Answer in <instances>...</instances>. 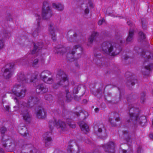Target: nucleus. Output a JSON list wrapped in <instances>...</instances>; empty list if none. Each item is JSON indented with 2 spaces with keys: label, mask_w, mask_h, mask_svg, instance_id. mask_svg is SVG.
<instances>
[{
  "label": "nucleus",
  "mask_w": 153,
  "mask_h": 153,
  "mask_svg": "<svg viewBox=\"0 0 153 153\" xmlns=\"http://www.w3.org/2000/svg\"><path fill=\"white\" fill-rule=\"evenodd\" d=\"M51 74V72L48 70H45L39 74L36 71L29 80L25 77L23 72L19 73L17 77V82L14 85L12 90V93L18 97L22 98L24 97L27 90L24 86L26 84L31 82H33V85L36 87L37 92L41 94L46 93L48 91V89L44 84L36 85L35 83L38 82L39 79L40 78L47 84H51L53 82V79L51 77L48 78V76Z\"/></svg>",
  "instance_id": "1"
},
{
  "label": "nucleus",
  "mask_w": 153,
  "mask_h": 153,
  "mask_svg": "<svg viewBox=\"0 0 153 153\" xmlns=\"http://www.w3.org/2000/svg\"><path fill=\"white\" fill-rule=\"evenodd\" d=\"M28 103L22 102H18L16 98H15L14 100L17 102V106H15L14 108L15 111H19L21 115L22 116L23 119L26 122L29 123L31 120V117L28 111V108L33 105L34 104H36L39 100V99L36 97H33L30 96L28 98Z\"/></svg>",
  "instance_id": "2"
},
{
  "label": "nucleus",
  "mask_w": 153,
  "mask_h": 153,
  "mask_svg": "<svg viewBox=\"0 0 153 153\" xmlns=\"http://www.w3.org/2000/svg\"><path fill=\"white\" fill-rule=\"evenodd\" d=\"M101 49L103 53L111 56L118 54L121 50L120 47L118 45H112L108 42H104L102 44Z\"/></svg>",
  "instance_id": "3"
},
{
  "label": "nucleus",
  "mask_w": 153,
  "mask_h": 153,
  "mask_svg": "<svg viewBox=\"0 0 153 153\" xmlns=\"http://www.w3.org/2000/svg\"><path fill=\"white\" fill-rule=\"evenodd\" d=\"M140 111L138 108L132 107H129V118L127 120L128 123L136 122L142 124L145 123L146 121V117L143 116L139 117Z\"/></svg>",
  "instance_id": "4"
},
{
  "label": "nucleus",
  "mask_w": 153,
  "mask_h": 153,
  "mask_svg": "<svg viewBox=\"0 0 153 153\" xmlns=\"http://www.w3.org/2000/svg\"><path fill=\"white\" fill-rule=\"evenodd\" d=\"M57 77L60 78L57 83L53 85V88L56 89L59 86L66 87L69 85V82L68 76L63 71H59L57 75Z\"/></svg>",
  "instance_id": "5"
},
{
  "label": "nucleus",
  "mask_w": 153,
  "mask_h": 153,
  "mask_svg": "<svg viewBox=\"0 0 153 153\" xmlns=\"http://www.w3.org/2000/svg\"><path fill=\"white\" fill-rule=\"evenodd\" d=\"M142 56L144 58V65L146 69L149 71L151 70V68L153 67V64L151 65L148 63H147L148 65H146V63L153 62V54L150 52L149 51H146L145 52L143 51L142 53Z\"/></svg>",
  "instance_id": "6"
},
{
  "label": "nucleus",
  "mask_w": 153,
  "mask_h": 153,
  "mask_svg": "<svg viewBox=\"0 0 153 153\" xmlns=\"http://www.w3.org/2000/svg\"><path fill=\"white\" fill-rule=\"evenodd\" d=\"M6 136L2 137L1 143L3 146L6 148V149L8 152L13 151L16 147V144L14 141L11 140L6 139Z\"/></svg>",
  "instance_id": "7"
},
{
  "label": "nucleus",
  "mask_w": 153,
  "mask_h": 153,
  "mask_svg": "<svg viewBox=\"0 0 153 153\" xmlns=\"http://www.w3.org/2000/svg\"><path fill=\"white\" fill-rule=\"evenodd\" d=\"M42 9V15L44 19H47L52 16V11L48 1H46L43 2Z\"/></svg>",
  "instance_id": "8"
},
{
  "label": "nucleus",
  "mask_w": 153,
  "mask_h": 153,
  "mask_svg": "<svg viewBox=\"0 0 153 153\" xmlns=\"http://www.w3.org/2000/svg\"><path fill=\"white\" fill-rule=\"evenodd\" d=\"M34 15L36 20L37 25L36 29L33 31L32 34L33 36L35 37L38 36L40 34L43 28L40 26V23L41 21V18L40 13H34Z\"/></svg>",
  "instance_id": "9"
},
{
  "label": "nucleus",
  "mask_w": 153,
  "mask_h": 153,
  "mask_svg": "<svg viewBox=\"0 0 153 153\" xmlns=\"http://www.w3.org/2000/svg\"><path fill=\"white\" fill-rule=\"evenodd\" d=\"M49 126L51 129L53 126H55L57 128H61L63 131H65L66 130V125L65 123L59 120H54V121H50Z\"/></svg>",
  "instance_id": "10"
},
{
  "label": "nucleus",
  "mask_w": 153,
  "mask_h": 153,
  "mask_svg": "<svg viewBox=\"0 0 153 153\" xmlns=\"http://www.w3.org/2000/svg\"><path fill=\"white\" fill-rule=\"evenodd\" d=\"M13 64H10L6 65V68L4 69L3 75L6 79H9L13 75Z\"/></svg>",
  "instance_id": "11"
},
{
  "label": "nucleus",
  "mask_w": 153,
  "mask_h": 153,
  "mask_svg": "<svg viewBox=\"0 0 153 153\" xmlns=\"http://www.w3.org/2000/svg\"><path fill=\"white\" fill-rule=\"evenodd\" d=\"M77 49H79L81 51V53L82 52L83 49L80 45H74L72 50L69 51V53L67 55V58L71 61H73L72 59L74 58V55Z\"/></svg>",
  "instance_id": "12"
},
{
  "label": "nucleus",
  "mask_w": 153,
  "mask_h": 153,
  "mask_svg": "<svg viewBox=\"0 0 153 153\" xmlns=\"http://www.w3.org/2000/svg\"><path fill=\"white\" fill-rule=\"evenodd\" d=\"M105 151L109 153H114L115 150L114 144L113 142H111L102 146Z\"/></svg>",
  "instance_id": "13"
},
{
  "label": "nucleus",
  "mask_w": 153,
  "mask_h": 153,
  "mask_svg": "<svg viewBox=\"0 0 153 153\" xmlns=\"http://www.w3.org/2000/svg\"><path fill=\"white\" fill-rule=\"evenodd\" d=\"M48 31L51 35L52 39L54 41L56 40V35L55 33L54 26L52 23H50L48 28Z\"/></svg>",
  "instance_id": "14"
},
{
  "label": "nucleus",
  "mask_w": 153,
  "mask_h": 153,
  "mask_svg": "<svg viewBox=\"0 0 153 153\" xmlns=\"http://www.w3.org/2000/svg\"><path fill=\"white\" fill-rule=\"evenodd\" d=\"M36 115L38 118L44 119L46 117V112L44 109H40L37 111Z\"/></svg>",
  "instance_id": "15"
},
{
  "label": "nucleus",
  "mask_w": 153,
  "mask_h": 153,
  "mask_svg": "<svg viewBox=\"0 0 153 153\" xmlns=\"http://www.w3.org/2000/svg\"><path fill=\"white\" fill-rule=\"evenodd\" d=\"M34 49L32 50V54L37 53L43 47V43L42 42L37 43L36 44L35 43L33 44Z\"/></svg>",
  "instance_id": "16"
},
{
  "label": "nucleus",
  "mask_w": 153,
  "mask_h": 153,
  "mask_svg": "<svg viewBox=\"0 0 153 153\" xmlns=\"http://www.w3.org/2000/svg\"><path fill=\"white\" fill-rule=\"evenodd\" d=\"M70 49L69 48H66L65 47H58L55 48L54 50V52L56 53H60V54H63L67 51L69 50Z\"/></svg>",
  "instance_id": "17"
},
{
  "label": "nucleus",
  "mask_w": 153,
  "mask_h": 153,
  "mask_svg": "<svg viewBox=\"0 0 153 153\" xmlns=\"http://www.w3.org/2000/svg\"><path fill=\"white\" fill-rule=\"evenodd\" d=\"M79 124L82 131H83L84 133H86L87 132L89 131L88 126L84 121L80 122Z\"/></svg>",
  "instance_id": "18"
},
{
  "label": "nucleus",
  "mask_w": 153,
  "mask_h": 153,
  "mask_svg": "<svg viewBox=\"0 0 153 153\" xmlns=\"http://www.w3.org/2000/svg\"><path fill=\"white\" fill-rule=\"evenodd\" d=\"M99 34L97 32H93L91 36L88 39V45H90L92 44L93 41L96 39L97 37L98 36Z\"/></svg>",
  "instance_id": "19"
},
{
  "label": "nucleus",
  "mask_w": 153,
  "mask_h": 153,
  "mask_svg": "<svg viewBox=\"0 0 153 153\" xmlns=\"http://www.w3.org/2000/svg\"><path fill=\"white\" fill-rule=\"evenodd\" d=\"M27 61L28 63H31L28 59L25 56L17 59L16 62L18 63V65H24L26 63Z\"/></svg>",
  "instance_id": "20"
},
{
  "label": "nucleus",
  "mask_w": 153,
  "mask_h": 153,
  "mask_svg": "<svg viewBox=\"0 0 153 153\" xmlns=\"http://www.w3.org/2000/svg\"><path fill=\"white\" fill-rule=\"evenodd\" d=\"M52 6L54 8L58 11H62L64 9L63 5L61 4L53 3V4Z\"/></svg>",
  "instance_id": "21"
},
{
  "label": "nucleus",
  "mask_w": 153,
  "mask_h": 153,
  "mask_svg": "<svg viewBox=\"0 0 153 153\" xmlns=\"http://www.w3.org/2000/svg\"><path fill=\"white\" fill-rule=\"evenodd\" d=\"M134 34V30L131 29L129 31V34L128 37L126 39L127 42H131L133 39V37Z\"/></svg>",
  "instance_id": "22"
},
{
  "label": "nucleus",
  "mask_w": 153,
  "mask_h": 153,
  "mask_svg": "<svg viewBox=\"0 0 153 153\" xmlns=\"http://www.w3.org/2000/svg\"><path fill=\"white\" fill-rule=\"evenodd\" d=\"M48 133L47 132L46 134V136H45L44 137V140L45 141V144L46 145L47 144V143L50 142L52 140V138L50 136H48L47 135H51L52 134V133L51 132H49V134H48Z\"/></svg>",
  "instance_id": "23"
},
{
  "label": "nucleus",
  "mask_w": 153,
  "mask_h": 153,
  "mask_svg": "<svg viewBox=\"0 0 153 153\" xmlns=\"http://www.w3.org/2000/svg\"><path fill=\"white\" fill-rule=\"evenodd\" d=\"M65 92L66 95L65 97L66 101L67 102H70L71 101L72 98L69 90L68 89H66Z\"/></svg>",
  "instance_id": "24"
},
{
  "label": "nucleus",
  "mask_w": 153,
  "mask_h": 153,
  "mask_svg": "<svg viewBox=\"0 0 153 153\" xmlns=\"http://www.w3.org/2000/svg\"><path fill=\"white\" fill-rule=\"evenodd\" d=\"M123 137L124 139H125L126 141L128 142L129 139V134L128 131H124L123 132Z\"/></svg>",
  "instance_id": "25"
},
{
  "label": "nucleus",
  "mask_w": 153,
  "mask_h": 153,
  "mask_svg": "<svg viewBox=\"0 0 153 153\" xmlns=\"http://www.w3.org/2000/svg\"><path fill=\"white\" fill-rule=\"evenodd\" d=\"M26 128L25 127H24L23 128H20L19 131L22 135L24 136H26L27 134L26 132Z\"/></svg>",
  "instance_id": "26"
},
{
  "label": "nucleus",
  "mask_w": 153,
  "mask_h": 153,
  "mask_svg": "<svg viewBox=\"0 0 153 153\" xmlns=\"http://www.w3.org/2000/svg\"><path fill=\"white\" fill-rule=\"evenodd\" d=\"M84 3L86 4L87 7H89L91 8L94 7L93 5L91 0H86L84 1Z\"/></svg>",
  "instance_id": "27"
},
{
  "label": "nucleus",
  "mask_w": 153,
  "mask_h": 153,
  "mask_svg": "<svg viewBox=\"0 0 153 153\" xmlns=\"http://www.w3.org/2000/svg\"><path fill=\"white\" fill-rule=\"evenodd\" d=\"M104 128V126L102 124H101L98 126V128H97V130L98 133H100L102 132V129Z\"/></svg>",
  "instance_id": "28"
},
{
  "label": "nucleus",
  "mask_w": 153,
  "mask_h": 153,
  "mask_svg": "<svg viewBox=\"0 0 153 153\" xmlns=\"http://www.w3.org/2000/svg\"><path fill=\"white\" fill-rule=\"evenodd\" d=\"M45 99L46 100L49 101L52 100V96L50 94L46 95L45 97Z\"/></svg>",
  "instance_id": "29"
},
{
  "label": "nucleus",
  "mask_w": 153,
  "mask_h": 153,
  "mask_svg": "<svg viewBox=\"0 0 153 153\" xmlns=\"http://www.w3.org/2000/svg\"><path fill=\"white\" fill-rule=\"evenodd\" d=\"M139 35L140 38L141 39H143L146 38L144 34L142 32L140 31L139 33Z\"/></svg>",
  "instance_id": "30"
},
{
  "label": "nucleus",
  "mask_w": 153,
  "mask_h": 153,
  "mask_svg": "<svg viewBox=\"0 0 153 153\" xmlns=\"http://www.w3.org/2000/svg\"><path fill=\"white\" fill-rule=\"evenodd\" d=\"M146 94L145 93H143L141 94V97L140 98V102H143L145 100V96Z\"/></svg>",
  "instance_id": "31"
},
{
  "label": "nucleus",
  "mask_w": 153,
  "mask_h": 153,
  "mask_svg": "<svg viewBox=\"0 0 153 153\" xmlns=\"http://www.w3.org/2000/svg\"><path fill=\"white\" fill-rule=\"evenodd\" d=\"M4 41L3 39H0V50L4 47Z\"/></svg>",
  "instance_id": "32"
},
{
  "label": "nucleus",
  "mask_w": 153,
  "mask_h": 153,
  "mask_svg": "<svg viewBox=\"0 0 153 153\" xmlns=\"http://www.w3.org/2000/svg\"><path fill=\"white\" fill-rule=\"evenodd\" d=\"M67 151V153H74L71 148V146L70 145H69L68 146Z\"/></svg>",
  "instance_id": "33"
},
{
  "label": "nucleus",
  "mask_w": 153,
  "mask_h": 153,
  "mask_svg": "<svg viewBox=\"0 0 153 153\" xmlns=\"http://www.w3.org/2000/svg\"><path fill=\"white\" fill-rule=\"evenodd\" d=\"M38 62V60L37 59H36L34 60L33 63H32V65L33 66L35 67V66L37 64Z\"/></svg>",
  "instance_id": "34"
},
{
  "label": "nucleus",
  "mask_w": 153,
  "mask_h": 153,
  "mask_svg": "<svg viewBox=\"0 0 153 153\" xmlns=\"http://www.w3.org/2000/svg\"><path fill=\"white\" fill-rule=\"evenodd\" d=\"M109 121L110 123L112 126H116L115 123L114 122V120H113L112 119L109 118Z\"/></svg>",
  "instance_id": "35"
},
{
  "label": "nucleus",
  "mask_w": 153,
  "mask_h": 153,
  "mask_svg": "<svg viewBox=\"0 0 153 153\" xmlns=\"http://www.w3.org/2000/svg\"><path fill=\"white\" fill-rule=\"evenodd\" d=\"M68 124L71 127L74 128L76 127L74 123L72 124V123H71V122L69 123H68Z\"/></svg>",
  "instance_id": "36"
},
{
  "label": "nucleus",
  "mask_w": 153,
  "mask_h": 153,
  "mask_svg": "<svg viewBox=\"0 0 153 153\" xmlns=\"http://www.w3.org/2000/svg\"><path fill=\"white\" fill-rule=\"evenodd\" d=\"M30 153H39V151L35 148H33V149L30 151Z\"/></svg>",
  "instance_id": "37"
},
{
  "label": "nucleus",
  "mask_w": 153,
  "mask_h": 153,
  "mask_svg": "<svg viewBox=\"0 0 153 153\" xmlns=\"http://www.w3.org/2000/svg\"><path fill=\"white\" fill-rule=\"evenodd\" d=\"M76 34H74L73 35V37H72V39H71L70 38H69L68 39V40L71 42H74L75 40V39L76 36Z\"/></svg>",
  "instance_id": "38"
},
{
  "label": "nucleus",
  "mask_w": 153,
  "mask_h": 153,
  "mask_svg": "<svg viewBox=\"0 0 153 153\" xmlns=\"http://www.w3.org/2000/svg\"><path fill=\"white\" fill-rule=\"evenodd\" d=\"M6 131V129L4 127H2L1 128V134H4Z\"/></svg>",
  "instance_id": "39"
},
{
  "label": "nucleus",
  "mask_w": 153,
  "mask_h": 153,
  "mask_svg": "<svg viewBox=\"0 0 153 153\" xmlns=\"http://www.w3.org/2000/svg\"><path fill=\"white\" fill-rule=\"evenodd\" d=\"M104 22H105V20L103 19L100 20H99L98 22V25H102Z\"/></svg>",
  "instance_id": "40"
},
{
  "label": "nucleus",
  "mask_w": 153,
  "mask_h": 153,
  "mask_svg": "<svg viewBox=\"0 0 153 153\" xmlns=\"http://www.w3.org/2000/svg\"><path fill=\"white\" fill-rule=\"evenodd\" d=\"M6 110L8 112H9L10 109V107L9 105H7L4 107Z\"/></svg>",
  "instance_id": "41"
},
{
  "label": "nucleus",
  "mask_w": 153,
  "mask_h": 153,
  "mask_svg": "<svg viewBox=\"0 0 153 153\" xmlns=\"http://www.w3.org/2000/svg\"><path fill=\"white\" fill-rule=\"evenodd\" d=\"M89 10L88 8H86L84 10L85 13L86 14H88L89 12Z\"/></svg>",
  "instance_id": "42"
},
{
  "label": "nucleus",
  "mask_w": 153,
  "mask_h": 153,
  "mask_svg": "<svg viewBox=\"0 0 153 153\" xmlns=\"http://www.w3.org/2000/svg\"><path fill=\"white\" fill-rule=\"evenodd\" d=\"M107 135L106 133H105L104 134H102L101 135V138L102 139H105Z\"/></svg>",
  "instance_id": "43"
},
{
  "label": "nucleus",
  "mask_w": 153,
  "mask_h": 153,
  "mask_svg": "<svg viewBox=\"0 0 153 153\" xmlns=\"http://www.w3.org/2000/svg\"><path fill=\"white\" fill-rule=\"evenodd\" d=\"M78 91L77 88H75L74 89L73 92L74 94H76L78 93Z\"/></svg>",
  "instance_id": "44"
},
{
  "label": "nucleus",
  "mask_w": 153,
  "mask_h": 153,
  "mask_svg": "<svg viewBox=\"0 0 153 153\" xmlns=\"http://www.w3.org/2000/svg\"><path fill=\"white\" fill-rule=\"evenodd\" d=\"M141 148L140 147H139L137 149V153H141Z\"/></svg>",
  "instance_id": "45"
},
{
  "label": "nucleus",
  "mask_w": 153,
  "mask_h": 153,
  "mask_svg": "<svg viewBox=\"0 0 153 153\" xmlns=\"http://www.w3.org/2000/svg\"><path fill=\"white\" fill-rule=\"evenodd\" d=\"M142 27L143 29H146V26L142 23Z\"/></svg>",
  "instance_id": "46"
},
{
  "label": "nucleus",
  "mask_w": 153,
  "mask_h": 153,
  "mask_svg": "<svg viewBox=\"0 0 153 153\" xmlns=\"http://www.w3.org/2000/svg\"><path fill=\"white\" fill-rule=\"evenodd\" d=\"M120 120V119L119 117H116L115 119V121L117 122Z\"/></svg>",
  "instance_id": "47"
},
{
  "label": "nucleus",
  "mask_w": 153,
  "mask_h": 153,
  "mask_svg": "<svg viewBox=\"0 0 153 153\" xmlns=\"http://www.w3.org/2000/svg\"><path fill=\"white\" fill-rule=\"evenodd\" d=\"M149 136L150 138L153 139V134H150Z\"/></svg>",
  "instance_id": "48"
},
{
  "label": "nucleus",
  "mask_w": 153,
  "mask_h": 153,
  "mask_svg": "<svg viewBox=\"0 0 153 153\" xmlns=\"http://www.w3.org/2000/svg\"><path fill=\"white\" fill-rule=\"evenodd\" d=\"M127 24L129 25H132V27H133V25L131 24V23L130 22H127Z\"/></svg>",
  "instance_id": "49"
},
{
  "label": "nucleus",
  "mask_w": 153,
  "mask_h": 153,
  "mask_svg": "<svg viewBox=\"0 0 153 153\" xmlns=\"http://www.w3.org/2000/svg\"><path fill=\"white\" fill-rule=\"evenodd\" d=\"M3 150L1 148H0V153H4Z\"/></svg>",
  "instance_id": "50"
},
{
  "label": "nucleus",
  "mask_w": 153,
  "mask_h": 153,
  "mask_svg": "<svg viewBox=\"0 0 153 153\" xmlns=\"http://www.w3.org/2000/svg\"><path fill=\"white\" fill-rule=\"evenodd\" d=\"M99 110V108H96L95 109V111L96 112H97Z\"/></svg>",
  "instance_id": "51"
},
{
  "label": "nucleus",
  "mask_w": 153,
  "mask_h": 153,
  "mask_svg": "<svg viewBox=\"0 0 153 153\" xmlns=\"http://www.w3.org/2000/svg\"><path fill=\"white\" fill-rule=\"evenodd\" d=\"M128 57L127 56H125L124 58L126 60L128 58Z\"/></svg>",
  "instance_id": "52"
},
{
  "label": "nucleus",
  "mask_w": 153,
  "mask_h": 153,
  "mask_svg": "<svg viewBox=\"0 0 153 153\" xmlns=\"http://www.w3.org/2000/svg\"><path fill=\"white\" fill-rule=\"evenodd\" d=\"M82 1H83V0H80L79 1L80 3L81 4H82Z\"/></svg>",
  "instance_id": "53"
},
{
  "label": "nucleus",
  "mask_w": 153,
  "mask_h": 153,
  "mask_svg": "<svg viewBox=\"0 0 153 153\" xmlns=\"http://www.w3.org/2000/svg\"><path fill=\"white\" fill-rule=\"evenodd\" d=\"M9 34H10L9 33V34L7 33V35H4V36H5V37H7V36H8Z\"/></svg>",
  "instance_id": "54"
},
{
  "label": "nucleus",
  "mask_w": 153,
  "mask_h": 153,
  "mask_svg": "<svg viewBox=\"0 0 153 153\" xmlns=\"http://www.w3.org/2000/svg\"><path fill=\"white\" fill-rule=\"evenodd\" d=\"M123 153H126V150H123Z\"/></svg>",
  "instance_id": "55"
},
{
  "label": "nucleus",
  "mask_w": 153,
  "mask_h": 153,
  "mask_svg": "<svg viewBox=\"0 0 153 153\" xmlns=\"http://www.w3.org/2000/svg\"><path fill=\"white\" fill-rule=\"evenodd\" d=\"M83 102L85 103V102H87V100H83Z\"/></svg>",
  "instance_id": "56"
},
{
  "label": "nucleus",
  "mask_w": 153,
  "mask_h": 153,
  "mask_svg": "<svg viewBox=\"0 0 153 153\" xmlns=\"http://www.w3.org/2000/svg\"><path fill=\"white\" fill-rule=\"evenodd\" d=\"M131 84L132 85H134V82H132L131 83Z\"/></svg>",
  "instance_id": "57"
},
{
  "label": "nucleus",
  "mask_w": 153,
  "mask_h": 153,
  "mask_svg": "<svg viewBox=\"0 0 153 153\" xmlns=\"http://www.w3.org/2000/svg\"><path fill=\"white\" fill-rule=\"evenodd\" d=\"M120 42L121 43H122V40H120Z\"/></svg>",
  "instance_id": "58"
},
{
  "label": "nucleus",
  "mask_w": 153,
  "mask_h": 153,
  "mask_svg": "<svg viewBox=\"0 0 153 153\" xmlns=\"http://www.w3.org/2000/svg\"><path fill=\"white\" fill-rule=\"evenodd\" d=\"M75 99L76 100V97H75Z\"/></svg>",
  "instance_id": "59"
},
{
  "label": "nucleus",
  "mask_w": 153,
  "mask_h": 153,
  "mask_svg": "<svg viewBox=\"0 0 153 153\" xmlns=\"http://www.w3.org/2000/svg\"><path fill=\"white\" fill-rule=\"evenodd\" d=\"M78 114H78H78H77V116H78Z\"/></svg>",
  "instance_id": "60"
},
{
  "label": "nucleus",
  "mask_w": 153,
  "mask_h": 153,
  "mask_svg": "<svg viewBox=\"0 0 153 153\" xmlns=\"http://www.w3.org/2000/svg\"><path fill=\"white\" fill-rule=\"evenodd\" d=\"M96 128H95V131H96Z\"/></svg>",
  "instance_id": "61"
}]
</instances>
